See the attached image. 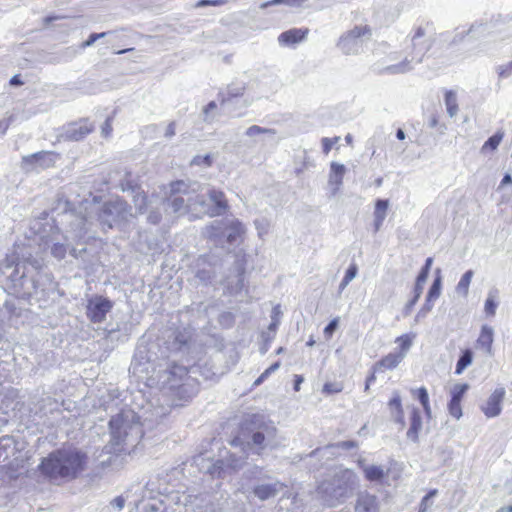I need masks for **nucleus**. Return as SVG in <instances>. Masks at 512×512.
<instances>
[{"label": "nucleus", "instance_id": "obj_25", "mask_svg": "<svg viewBox=\"0 0 512 512\" xmlns=\"http://www.w3.org/2000/svg\"><path fill=\"white\" fill-rule=\"evenodd\" d=\"M389 207V201L386 199H378L375 203L374 209V228L375 231H379L383 225V222L387 215Z\"/></svg>", "mask_w": 512, "mask_h": 512}, {"label": "nucleus", "instance_id": "obj_22", "mask_svg": "<svg viewBox=\"0 0 512 512\" xmlns=\"http://www.w3.org/2000/svg\"><path fill=\"white\" fill-rule=\"evenodd\" d=\"M422 429V418L418 408L413 407L410 416V427L407 431V438L413 442H418L419 432Z\"/></svg>", "mask_w": 512, "mask_h": 512}, {"label": "nucleus", "instance_id": "obj_42", "mask_svg": "<svg viewBox=\"0 0 512 512\" xmlns=\"http://www.w3.org/2000/svg\"><path fill=\"white\" fill-rule=\"evenodd\" d=\"M115 31H107L101 33H92L89 35L88 39L81 44V48H87L92 46L98 39L104 38L107 35L113 34Z\"/></svg>", "mask_w": 512, "mask_h": 512}, {"label": "nucleus", "instance_id": "obj_5", "mask_svg": "<svg viewBox=\"0 0 512 512\" xmlns=\"http://www.w3.org/2000/svg\"><path fill=\"white\" fill-rule=\"evenodd\" d=\"M193 188L195 191L190 206L191 219L202 218L205 215L214 217L225 213L228 204L222 191L198 182H193Z\"/></svg>", "mask_w": 512, "mask_h": 512}, {"label": "nucleus", "instance_id": "obj_4", "mask_svg": "<svg viewBox=\"0 0 512 512\" xmlns=\"http://www.w3.org/2000/svg\"><path fill=\"white\" fill-rule=\"evenodd\" d=\"M432 30L429 23L416 27L411 36V51L399 63L386 66L383 72L391 75L403 74L411 71L415 64L421 63L432 46Z\"/></svg>", "mask_w": 512, "mask_h": 512}, {"label": "nucleus", "instance_id": "obj_19", "mask_svg": "<svg viewBox=\"0 0 512 512\" xmlns=\"http://www.w3.org/2000/svg\"><path fill=\"white\" fill-rule=\"evenodd\" d=\"M309 30L307 28H292L287 31L282 32L278 36V43L281 46H292L298 44L306 39Z\"/></svg>", "mask_w": 512, "mask_h": 512}, {"label": "nucleus", "instance_id": "obj_26", "mask_svg": "<svg viewBox=\"0 0 512 512\" xmlns=\"http://www.w3.org/2000/svg\"><path fill=\"white\" fill-rule=\"evenodd\" d=\"M346 168L343 164L332 162L330 165L329 184L335 185L334 193L342 185Z\"/></svg>", "mask_w": 512, "mask_h": 512}, {"label": "nucleus", "instance_id": "obj_16", "mask_svg": "<svg viewBox=\"0 0 512 512\" xmlns=\"http://www.w3.org/2000/svg\"><path fill=\"white\" fill-rule=\"evenodd\" d=\"M245 458L246 455L244 453L240 456H237L235 453H231L225 459L217 460L216 463L208 469V472L212 476L221 477L225 468H231L233 470L240 469L244 464Z\"/></svg>", "mask_w": 512, "mask_h": 512}, {"label": "nucleus", "instance_id": "obj_17", "mask_svg": "<svg viewBox=\"0 0 512 512\" xmlns=\"http://www.w3.org/2000/svg\"><path fill=\"white\" fill-rule=\"evenodd\" d=\"M505 393L506 392L503 387L495 389L493 393L489 396L487 401L482 405L481 409L487 417H496L501 413V404L504 399Z\"/></svg>", "mask_w": 512, "mask_h": 512}, {"label": "nucleus", "instance_id": "obj_2", "mask_svg": "<svg viewBox=\"0 0 512 512\" xmlns=\"http://www.w3.org/2000/svg\"><path fill=\"white\" fill-rule=\"evenodd\" d=\"M86 454L77 449H62L43 458L39 470L51 479L75 478L84 470Z\"/></svg>", "mask_w": 512, "mask_h": 512}, {"label": "nucleus", "instance_id": "obj_43", "mask_svg": "<svg viewBox=\"0 0 512 512\" xmlns=\"http://www.w3.org/2000/svg\"><path fill=\"white\" fill-rule=\"evenodd\" d=\"M438 493V491L436 489L434 490H431L427 495H425L421 502H420V507H419V512H427L428 509L431 507L432 505V501L431 499L436 496Z\"/></svg>", "mask_w": 512, "mask_h": 512}, {"label": "nucleus", "instance_id": "obj_15", "mask_svg": "<svg viewBox=\"0 0 512 512\" xmlns=\"http://www.w3.org/2000/svg\"><path fill=\"white\" fill-rule=\"evenodd\" d=\"M58 155L51 151H41L35 154L27 155L22 158L23 169L27 172L46 169L54 166Z\"/></svg>", "mask_w": 512, "mask_h": 512}, {"label": "nucleus", "instance_id": "obj_44", "mask_svg": "<svg viewBox=\"0 0 512 512\" xmlns=\"http://www.w3.org/2000/svg\"><path fill=\"white\" fill-rule=\"evenodd\" d=\"M497 306L498 303L495 300V296L490 293L485 301V313L489 316H494L496 313Z\"/></svg>", "mask_w": 512, "mask_h": 512}, {"label": "nucleus", "instance_id": "obj_41", "mask_svg": "<svg viewBox=\"0 0 512 512\" xmlns=\"http://www.w3.org/2000/svg\"><path fill=\"white\" fill-rule=\"evenodd\" d=\"M217 104L214 101L209 102L203 109L204 122L211 123L216 118L215 110Z\"/></svg>", "mask_w": 512, "mask_h": 512}, {"label": "nucleus", "instance_id": "obj_7", "mask_svg": "<svg viewBox=\"0 0 512 512\" xmlns=\"http://www.w3.org/2000/svg\"><path fill=\"white\" fill-rule=\"evenodd\" d=\"M95 213L96 220L103 231L114 227L123 228L135 218L132 208L120 198L103 203Z\"/></svg>", "mask_w": 512, "mask_h": 512}, {"label": "nucleus", "instance_id": "obj_31", "mask_svg": "<svg viewBox=\"0 0 512 512\" xmlns=\"http://www.w3.org/2000/svg\"><path fill=\"white\" fill-rule=\"evenodd\" d=\"M504 132L497 131L494 135L489 137L481 148V153H486L487 151H496L501 141L503 140Z\"/></svg>", "mask_w": 512, "mask_h": 512}, {"label": "nucleus", "instance_id": "obj_54", "mask_svg": "<svg viewBox=\"0 0 512 512\" xmlns=\"http://www.w3.org/2000/svg\"><path fill=\"white\" fill-rule=\"evenodd\" d=\"M227 3V0H199L196 4V8H202L205 6H222Z\"/></svg>", "mask_w": 512, "mask_h": 512}, {"label": "nucleus", "instance_id": "obj_56", "mask_svg": "<svg viewBox=\"0 0 512 512\" xmlns=\"http://www.w3.org/2000/svg\"><path fill=\"white\" fill-rule=\"evenodd\" d=\"M191 164L192 165H202V164H204L205 166H211V164H212L211 155H209V154H207L205 156L197 155V156H195L192 159Z\"/></svg>", "mask_w": 512, "mask_h": 512}, {"label": "nucleus", "instance_id": "obj_38", "mask_svg": "<svg viewBox=\"0 0 512 512\" xmlns=\"http://www.w3.org/2000/svg\"><path fill=\"white\" fill-rule=\"evenodd\" d=\"M358 268L356 264H351L348 269L346 270L345 276L343 277L340 285L339 290L342 292L348 284L357 276Z\"/></svg>", "mask_w": 512, "mask_h": 512}, {"label": "nucleus", "instance_id": "obj_40", "mask_svg": "<svg viewBox=\"0 0 512 512\" xmlns=\"http://www.w3.org/2000/svg\"><path fill=\"white\" fill-rule=\"evenodd\" d=\"M275 133L276 132L273 129L264 128V127H261V126H258V125H252L249 128H247V130L245 131V134L248 137H255V136H258L260 134L275 135Z\"/></svg>", "mask_w": 512, "mask_h": 512}, {"label": "nucleus", "instance_id": "obj_49", "mask_svg": "<svg viewBox=\"0 0 512 512\" xmlns=\"http://www.w3.org/2000/svg\"><path fill=\"white\" fill-rule=\"evenodd\" d=\"M244 87H237V88H229L228 89V96L224 97L221 101V104L224 105L231 101L232 97H238L243 94Z\"/></svg>", "mask_w": 512, "mask_h": 512}, {"label": "nucleus", "instance_id": "obj_51", "mask_svg": "<svg viewBox=\"0 0 512 512\" xmlns=\"http://www.w3.org/2000/svg\"><path fill=\"white\" fill-rule=\"evenodd\" d=\"M343 390V385L341 383H326L323 386V392L327 394H335L339 393Z\"/></svg>", "mask_w": 512, "mask_h": 512}, {"label": "nucleus", "instance_id": "obj_29", "mask_svg": "<svg viewBox=\"0 0 512 512\" xmlns=\"http://www.w3.org/2000/svg\"><path fill=\"white\" fill-rule=\"evenodd\" d=\"M89 223L90 222L86 218L80 217V216H76L75 220L71 223V227H72L73 232H74V236H71V238L72 239L81 240L86 235V233L88 232L87 225Z\"/></svg>", "mask_w": 512, "mask_h": 512}, {"label": "nucleus", "instance_id": "obj_30", "mask_svg": "<svg viewBox=\"0 0 512 512\" xmlns=\"http://www.w3.org/2000/svg\"><path fill=\"white\" fill-rule=\"evenodd\" d=\"M403 359L404 353H389L377 363V366L385 369H393L397 367Z\"/></svg>", "mask_w": 512, "mask_h": 512}, {"label": "nucleus", "instance_id": "obj_28", "mask_svg": "<svg viewBox=\"0 0 512 512\" xmlns=\"http://www.w3.org/2000/svg\"><path fill=\"white\" fill-rule=\"evenodd\" d=\"M432 262H433V259L431 257L427 258L425 265L423 266L419 275L417 276L416 283H415L414 290H413V292H417V295H421L423 292V287H424L425 282L427 281Z\"/></svg>", "mask_w": 512, "mask_h": 512}, {"label": "nucleus", "instance_id": "obj_63", "mask_svg": "<svg viewBox=\"0 0 512 512\" xmlns=\"http://www.w3.org/2000/svg\"><path fill=\"white\" fill-rule=\"evenodd\" d=\"M306 1L307 0H283V4L290 6V7H300Z\"/></svg>", "mask_w": 512, "mask_h": 512}, {"label": "nucleus", "instance_id": "obj_37", "mask_svg": "<svg viewBox=\"0 0 512 512\" xmlns=\"http://www.w3.org/2000/svg\"><path fill=\"white\" fill-rule=\"evenodd\" d=\"M441 284H442V279H441V276L438 275L434 279V281L428 291V294L426 296V300H428V302H432V301L436 300L437 298H439V296L441 294Z\"/></svg>", "mask_w": 512, "mask_h": 512}, {"label": "nucleus", "instance_id": "obj_33", "mask_svg": "<svg viewBox=\"0 0 512 512\" xmlns=\"http://www.w3.org/2000/svg\"><path fill=\"white\" fill-rule=\"evenodd\" d=\"M340 448V449H344V450H350V449H354V448H357L358 447V443L356 441H353V440H348V441H341V442H338L336 444H332V445H328L326 446L325 448L323 449H315L314 451H312L309 456H317L321 453H323L325 450H328L330 448Z\"/></svg>", "mask_w": 512, "mask_h": 512}, {"label": "nucleus", "instance_id": "obj_1", "mask_svg": "<svg viewBox=\"0 0 512 512\" xmlns=\"http://www.w3.org/2000/svg\"><path fill=\"white\" fill-rule=\"evenodd\" d=\"M42 267L41 258L33 256L30 248L18 245L0 261V274L7 277L8 287L17 297L39 300L52 286L50 276L42 272Z\"/></svg>", "mask_w": 512, "mask_h": 512}, {"label": "nucleus", "instance_id": "obj_45", "mask_svg": "<svg viewBox=\"0 0 512 512\" xmlns=\"http://www.w3.org/2000/svg\"><path fill=\"white\" fill-rule=\"evenodd\" d=\"M500 79L508 78L512 75V60L506 64H502L496 69Z\"/></svg>", "mask_w": 512, "mask_h": 512}, {"label": "nucleus", "instance_id": "obj_6", "mask_svg": "<svg viewBox=\"0 0 512 512\" xmlns=\"http://www.w3.org/2000/svg\"><path fill=\"white\" fill-rule=\"evenodd\" d=\"M111 438L115 445H134L143 437L140 417L131 409L122 410L109 421Z\"/></svg>", "mask_w": 512, "mask_h": 512}, {"label": "nucleus", "instance_id": "obj_23", "mask_svg": "<svg viewBox=\"0 0 512 512\" xmlns=\"http://www.w3.org/2000/svg\"><path fill=\"white\" fill-rule=\"evenodd\" d=\"M358 463H359L360 467L362 468L366 479L371 482L381 481L388 474V470H386L383 466L366 465L361 460H359Z\"/></svg>", "mask_w": 512, "mask_h": 512}, {"label": "nucleus", "instance_id": "obj_3", "mask_svg": "<svg viewBox=\"0 0 512 512\" xmlns=\"http://www.w3.org/2000/svg\"><path fill=\"white\" fill-rule=\"evenodd\" d=\"M357 486V476L350 469L338 468L317 487V496L323 503L335 507L344 502Z\"/></svg>", "mask_w": 512, "mask_h": 512}, {"label": "nucleus", "instance_id": "obj_21", "mask_svg": "<svg viewBox=\"0 0 512 512\" xmlns=\"http://www.w3.org/2000/svg\"><path fill=\"white\" fill-rule=\"evenodd\" d=\"M494 341V330L488 325H483L480 335L476 341V348L485 352L488 356L493 355L492 344Z\"/></svg>", "mask_w": 512, "mask_h": 512}, {"label": "nucleus", "instance_id": "obj_61", "mask_svg": "<svg viewBox=\"0 0 512 512\" xmlns=\"http://www.w3.org/2000/svg\"><path fill=\"white\" fill-rule=\"evenodd\" d=\"M111 131H112L111 123H110V120H109V119H107V120L104 122V124L102 125V131H101V133H102V135H103L104 137H108V136L110 135Z\"/></svg>", "mask_w": 512, "mask_h": 512}, {"label": "nucleus", "instance_id": "obj_55", "mask_svg": "<svg viewBox=\"0 0 512 512\" xmlns=\"http://www.w3.org/2000/svg\"><path fill=\"white\" fill-rule=\"evenodd\" d=\"M339 139V137H334L333 139L327 137L322 138V148L324 154L327 155L331 151L333 145L336 144Z\"/></svg>", "mask_w": 512, "mask_h": 512}, {"label": "nucleus", "instance_id": "obj_12", "mask_svg": "<svg viewBox=\"0 0 512 512\" xmlns=\"http://www.w3.org/2000/svg\"><path fill=\"white\" fill-rule=\"evenodd\" d=\"M467 36L475 39L489 38L493 41L509 39L512 34L503 24L499 23H475L466 32Z\"/></svg>", "mask_w": 512, "mask_h": 512}, {"label": "nucleus", "instance_id": "obj_9", "mask_svg": "<svg viewBox=\"0 0 512 512\" xmlns=\"http://www.w3.org/2000/svg\"><path fill=\"white\" fill-rule=\"evenodd\" d=\"M244 232L243 224L236 219L214 220L203 230L208 239L219 245H224L225 242L229 245L237 244Z\"/></svg>", "mask_w": 512, "mask_h": 512}, {"label": "nucleus", "instance_id": "obj_10", "mask_svg": "<svg viewBox=\"0 0 512 512\" xmlns=\"http://www.w3.org/2000/svg\"><path fill=\"white\" fill-rule=\"evenodd\" d=\"M193 182L183 180L171 183L170 195L164 199L166 208H170L173 214L178 216L189 215L191 217V209L193 202Z\"/></svg>", "mask_w": 512, "mask_h": 512}, {"label": "nucleus", "instance_id": "obj_60", "mask_svg": "<svg viewBox=\"0 0 512 512\" xmlns=\"http://www.w3.org/2000/svg\"><path fill=\"white\" fill-rule=\"evenodd\" d=\"M111 505L117 510H122L125 505V500L123 497L118 496L112 500Z\"/></svg>", "mask_w": 512, "mask_h": 512}, {"label": "nucleus", "instance_id": "obj_46", "mask_svg": "<svg viewBox=\"0 0 512 512\" xmlns=\"http://www.w3.org/2000/svg\"><path fill=\"white\" fill-rule=\"evenodd\" d=\"M396 342L399 343L401 351L399 353H404V357L406 356V353L412 346V340L409 338L408 335H402L396 339Z\"/></svg>", "mask_w": 512, "mask_h": 512}, {"label": "nucleus", "instance_id": "obj_27", "mask_svg": "<svg viewBox=\"0 0 512 512\" xmlns=\"http://www.w3.org/2000/svg\"><path fill=\"white\" fill-rule=\"evenodd\" d=\"M389 406L392 410V416L394 417L395 421L400 423L401 426L404 427V414L401 404V397L398 392L393 393V397L389 402Z\"/></svg>", "mask_w": 512, "mask_h": 512}, {"label": "nucleus", "instance_id": "obj_57", "mask_svg": "<svg viewBox=\"0 0 512 512\" xmlns=\"http://www.w3.org/2000/svg\"><path fill=\"white\" fill-rule=\"evenodd\" d=\"M420 296H421V295H417V292H414V296H413V298H412L410 301H408V302L406 303L405 307L403 308L402 313H403V316H404V317H407V316H409V315L411 314V311H412V309H413L414 305H415V304L417 303V301L419 300Z\"/></svg>", "mask_w": 512, "mask_h": 512}, {"label": "nucleus", "instance_id": "obj_50", "mask_svg": "<svg viewBox=\"0 0 512 512\" xmlns=\"http://www.w3.org/2000/svg\"><path fill=\"white\" fill-rule=\"evenodd\" d=\"M236 270H237V277H238V280H237V283H236V289L237 290H241L244 287L243 274L245 272L244 263L242 261L241 262H237Z\"/></svg>", "mask_w": 512, "mask_h": 512}, {"label": "nucleus", "instance_id": "obj_20", "mask_svg": "<svg viewBox=\"0 0 512 512\" xmlns=\"http://www.w3.org/2000/svg\"><path fill=\"white\" fill-rule=\"evenodd\" d=\"M283 490V484L279 481L257 485L253 493L261 501L275 497Z\"/></svg>", "mask_w": 512, "mask_h": 512}, {"label": "nucleus", "instance_id": "obj_14", "mask_svg": "<svg viewBox=\"0 0 512 512\" xmlns=\"http://www.w3.org/2000/svg\"><path fill=\"white\" fill-rule=\"evenodd\" d=\"M113 305V302L104 296H92L87 300L86 316L92 323H102Z\"/></svg>", "mask_w": 512, "mask_h": 512}, {"label": "nucleus", "instance_id": "obj_62", "mask_svg": "<svg viewBox=\"0 0 512 512\" xmlns=\"http://www.w3.org/2000/svg\"><path fill=\"white\" fill-rule=\"evenodd\" d=\"M175 130H176L175 122H170L166 128L165 137H167V138L173 137L175 135Z\"/></svg>", "mask_w": 512, "mask_h": 512}, {"label": "nucleus", "instance_id": "obj_52", "mask_svg": "<svg viewBox=\"0 0 512 512\" xmlns=\"http://www.w3.org/2000/svg\"><path fill=\"white\" fill-rule=\"evenodd\" d=\"M432 308H433L432 302H428V300H426L423 307L419 310V312L415 316V322L418 323L421 319L425 318L427 316V314L432 310Z\"/></svg>", "mask_w": 512, "mask_h": 512}, {"label": "nucleus", "instance_id": "obj_39", "mask_svg": "<svg viewBox=\"0 0 512 512\" xmlns=\"http://www.w3.org/2000/svg\"><path fill=\"white\" fill-rule=\"evenodd\" d=\"M468 389L469 385L466 383L454 385L453 388L451 389V400L461 402L464 394L467 392Z\"/></svg>", "mask_w": 512, "mask_h": 512}, {"label": "nucleus", "instance_id": "obj_59", "mask_svg": "<svg viewBox=\"0 0 512 512\" xmlns=\"http://www.w3.org/2000/svg\"><path fill=\"white\" fill-rule=\"evenodd\" d=\"M169 374H171L172 376H178L179 378H182L184 375L187 374V370L185 367L175 365L169 371Z\"/></svg>", "mask_w": 512, "mask_h": 512}, {"label": "nucleus", "instance_id": "obj_11", "mask_svg": "<svg viewBox=\"0 0 512 512\" xmlns=\"http://www.w3.org/2000/svg\"><path fill=\"white\" fill-rule=\"evenodd\" d=\"M134 204L140 214L147 213V221L151 224H159L162 219V212L167 211L166 202L163 198H147L138 193L134 196Z\"/></svg>", "mask_w": 512, "mask_h": 512}, {"label": "nucleus", "instance_id": "obj_34", "mask_svg": "<svg viewBox=\"0 0 512 512\" xmlns=\"http://www.w3.org/2000/svg\"><path fill=\"white\" fill-rule=\"evenodd\" d=\"M445 105L448 115L453 118L458 113L457 95L454 91H447L445 94Z\"/></svg>", "mask_w": 512, "mask_h": 512}, {"label": "nucleus", "instance_id": "obj_36", "mask_svg": "<svg viewBox=\"0 0 512 512\" xmlns=\"http://www.w3.org/2000/svg\"><path fill=\"white\" fill-rule=\"evenodd\" d=\"M50 242L52 243V245H51L52 255L59 260L63 259L67 252V244L60 243V242L56 241V237H54V236L50 239ZM45 244L48 245L49 241H46Z\"/></svg>", "mask_w": 512, "mask_h": 512}, {"label": "nucleus", "instance_id": "obj_48", "mask_svg": "<svg viewBox=\"0 0 512 512\" xmlns=\"http://www.w3.org/2000/svg\"><path fill=\"white\" fill-rule=\"evenodd\" d=\"M448 410L451 416L459 419L462 416L461 402L450 400L448 404Z\"/></svg>", "mask_w": 512, "mask_h": 512}, {"label": "nucleus", "instance_id": "obj_13", "mask_svg": "<svg viewBox=\"0 0 512 512\" xmlns=\"http://www.w3.org/2000/svg\"><path fill=\"white\" fill-rule=\"evenodd\" d=\"M366 34H370L366 26H355L353 29L344 33L337 42V47L345 55H355L362 51Z\"/></svg>", "mask_w": 512, "mask_h": 512}, {"label": "nucleus", "instance_id": "obj_64", "mask_svg": "<svg viewBox=\"0 0 512 512\" xmlns=\"http://www.w3.org/2000/svg\"><path fill=\"white\" fill-rule=\"evenodd\" d=\"M280 367V362H275L274 364H272L270 367H268L265 371H264V376H269L271 373L275 372L276 370H278Z\"/></svg>", "mask_w": 512, "mask_h": 512}, {"label": "nucleus", "instance_id": "obj_24", "mask_svg": "<svg viewBox=\"0 0 512 512\" xmlns=\"http://www.w3.org/2000/svg\"><path fill=\"white\" fill-rule=\"evenodd\" d=\"M91 131L92 126L87 122H82L70 125L65 132V136L70 140L79 141L87 136Z\"/></svg>", "mask_w": 512, "mask_h": 512}, {"label": "nucleus", "instance_id": "obj_18", "mask_svg": "<svg viewBox=\"0 0 512 512\" xmlns=\"http://www.w3.org/2000/svg\"><path fill=\"white\" fill-rule=\"evenodd\" d=\"M380 503L377 496L368 492H361L357 496L355 512H379Z\"/></svg>", "mask_w": 512, "mask_h": 512}, {"label": "nucleus", "instance_id": "obj_35", "mask_svg": "<svg viewBox=\"0 0 512 512\" xmlns=\"http://www.w3.org/2000/svg\"><path fill=\"white\" fill-rule=\"evenodd\" d=\"M473 274L474 273L472 270H468L462 275L460 281L458 282V284L456 286V292L458 294L467 296Z\"/></svg>", "mask_w": 512, "mask_h": 512}, {"label": "nucleus", "instance_id": "obj_53", "mask_svg": "<svg viewBox=\"0 0 512 512\" xmlns=\"http://www.w3.org/2000/svg\"><path fill=\"white\" fill-rule=\"evenodd\" d=\"M412 393L417 396L421 405L429 402V395L425 387H420L418 389L412 390Z\"/></svg>", "mask_w": 512, "mask_h": 512}, {"label": "nucleus", "instance_id": "obj_58", "mask_svg": "<svg viewBox=\"0 0 512 512\" xmlns=\"http://www.w3.org/2000/svg\"><path fill=\"white\" fill-rule=\"evenodd\" d=\"M338 327V319L335 318L333 319L332 321H330L328 323V325L325 327L324 329V334L327 336V337H331L332 334L335 332V330L337 329Z\"/></svg>", "mask_w": 512, "mask_h": 512}, {"label": "nucleus", "instance_id": "obj_8", "mask_svg": "<svg viewBox=\"0 0 512 512\" xmlns=\"http://www.w3.org/2000/svg\"><path fill=\"white\" fill-rule=\"evenodd\" d=\"M243 428L251 433L253 445L261 450L276 444L277 428L263 414L248 415L243 422Z\"/></svg>", "mask_w": 512, "mask_h": 512}, {"label": "nucleus", "instance_id": "obj_32", "mask_svg": "<svg viewBox=\"0 0 512 512\" xmlns=\"http://www.w3.org/2000/svg\"><path fill=\"white\" fill-rule=\"evenodd\" d=\"M472 361L473 352L470 349H465L457 361L455 374H462L463 371L472 364Z\"/></svg>", "mask_w": 512, "mask_h": 512}, {"label": "nucleus", "instance_id": "obj_47", "mask_svg": "<svg viewBox=\"0 0 512 512\" xmlns=\"http://www.w3.org/2000/svg\"><path fill=\"white\" fill-rule=\"evenodd\" d=\"M280 315H281V309H280V306L277 305L273 308L272 310V314H271V323L269 325V330L271 331H275L277 326L279 325L280 323Z\"/></svg>", "mask_w": 512, "mask_h": 512}]
</instances>
